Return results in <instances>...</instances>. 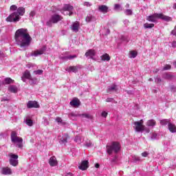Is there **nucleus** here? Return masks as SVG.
Returning <instances> with one entry per match:
<instances>
[{"label":"nucleus","mask_w":176,"mask_h":176,"mask_svg":"<svg viewBox=\"0 0 176 176\" xmlns=\"http://www.w3.org/2000/svg\"><path fill=\"white\" fill-rule=\"evenodd\" d=\"M114 10H117L118 12H120V10H122V6L120 4H116L114 6Z\"/></svg>","instance_id":"obj_35"},{"label":"nucleus","mask_w":176,"mask_h":176,"mask_svg":"<svg viewBox=\"0 0 176 176\" xmlns=\"http://www.w3.org/2000/svg\"><path fill=\"white\" fill-rule=\"evenodd\" d=\"M9 98H6V97H3L1 98V102H3V101H9Z\"/></svg>","instance_id":"obj_58"},{"label":"nucleus","mask_w":176,"mask_h":176,"mask_svg":"<svg viewBox=\"0 0 176 176\" xmlns=\"http://www.w3.org/2000/svg\"><path fill=\"white\" fill-rule=\"evenodd\" d=\"M76 57H78L76 55H64L60 56V59L63 61H68V60H74V58H76Z\"/></svg>","instance_id":"obj_12"},{"label":"nucleus","mask_w":176,"mask_h":176,"mask_svg":"<svg viewBox=\"0 0 176 176\" xmlns=\"http://www.w3.org/2000/svg\"><path fill=\"white\" fill-rule=\"evenodd\" d=\"M67 176H75V175L72 174V173H69L67 174Z\"/></svg>","instance_id":"obj_64"},{"label":"nucleus","mask_w":176,"mask_h":176,"mask_svg":"<svg viewBox=\"0 0 176 176\" xmlns=\"http://www.w3.org/2000/svg\"><path fill=\"white\" fill-rule=\"evenodd\" d=\"M25 13V8L24 7H19L17 8L16 11L12 12L7 19V21L10 23H17L20 21V16H24Z\"/></svg>","instance_id":"obj_2"},{"label":"nucleus","mask_w":176,"mask_h":176,"mask_svg":"<svg viewBox=\"0 0 176 176\" xmlns=\"http://www.w3.org/2000/svg\"><path fill=\"white\" fill-rule=\"evenodd\" d=\"M85 20L87 23H91V21H96V16L91 14H89L87 16Z\"/></svg>","instance_id":"obj_23"},{"label":"nucleus","mask_w":176,"mask_h":176,"mask_svg":"<svg viewBox=\"0 0 176 176\" xmlns=\"http://www.w3.org/2000/svg\"><path fill=\"white\" fill-rule=\"evenodd\" d=\"M155 82H156V83H160V82H162V79L159 77H156Z\"/></svg>","instance_id":"obj_54"},{"label":"nucleus","mask_w":176,"mask_h":176,"mask_svg":"<svg viewBox=\"0 0 176 176\" xmlns=\"http://www.w3.org/2000/svg\"><path fill=\"white\" fill-rule=\"evenodd\" d=\"M70 105H72V107H79V105H80V100L75 98L73 99L71 102H70Z\"/></svg>","instance_id":"obj_19"},{"label":"nucleus","mask_w":176,"mask_h":176,"mask_svg":"<svg viewBox=\"0 0 176 176\" xmlns=\"http://www.w3.org/2000/svg\"><path fill=\"white\" fill-rule=\"evenodd\" d=\"M1 174H3V175H10L12 174V169L8 167H3L1 168Z\"/></svg>","instance_id":"obj_17"},{"label":"nucleus","mask_w":176,"mask_h":176,"mask_svg":"<svg viewBox=\"0 0 176 176\" xmlns=\"http://www.w3.org/2000/svg\"><path fill=\"white\" fill-rule=\"evenodd\" d=\"M24 78H26V79H30L31 78V74L30 73V71L26 70L23 74Z\"/></svg>","instance_id":"obj_30"},{"label":"nucleus","mask_w":176,"mask_h":176,"mask_svg":"<svg viewBox=\"0 0 176 176\" xmlns=\"http://www.w3.org/2000/svg\"><path fill=\"white\" fill-rule=\"evenodd\" d=\"M14 38L16 45L24 50L31 45L32 41V38L30 35L28 30L25 28L18 29L15 32Z\"/></svg>","instance_id":"obj_1"},{"label":"nucleus","mask_w":176,"mask_h":176,"mask_svg":"<svg viewBox=\"0 0 176 176\" xmlns=\"http://www.w3.org/2000/svg\"><path fill=\"white\" fill-rule=\"evenodd\" d=\"M129 58H133V51H130L129 52Z\"/></svg>","instance_id":"obj_62"},{"label":"nucleus","mask_w":176,"mask_h":176,"mask_svg":"<svg viewBox=\"0 0 176 176\" xmlns=\"http://www.w3.org/2000/svg\"><path fill=\"white\" fill-rule=\"evenodd\" d=\"M45 53V50L42 48L40 50L34 51L31 54V56H34V57H37V56H41V54H43Z\"/></svg>","instance_id":"obj_20"},{"label":"nucleus","mask_w":176,"mask_h":176,"mask_svg":"<svg viewBox=\"0 0 176 176\" xmlns=\"http://www.w3.org/2000/svg\"><path fill=\"white\" fill-rule=\"evenodd\" d=\"M9 91H11V93H16L17 91V87L16 85H10L8 87Z\"/></svg>","instance_id":"obj_28"},{"label":"nucleus","mask_w":176,"mask_h":176,"mask_svg":"<svg viewBox=\"0 0 176 176\" xmlns=\"http://www.w3.org/2000/svg\"><path fill=\"white\" fill-rule=\"evenodd\" d=\"M138 53H137L136 51H133V58H135V57H137Z\"/></svg>","instance_id":"obj_55"},{"label":"nucleus","mask_w":176,"mask_h":176,"mask_svg":"<svg viewBox=\"0 0 176 176\" xmlns=\"http://www.w3.org/2000/svg\"><path fill=\"white\" fill-rule=\"evenodd\" d=\"M98 12H100V13L105 14V13H108L109 8L105 5H101L98 6Z\"/></svg>","instance_id":"obj_14"},{"label":"nucleus","mask_w":176,"mask_h":176,"mask_svg":"<svg viewBox=\"0 0 176 176\" xmlns=\"http://www.w3.org/2000/svg\"><path fill=\"white\" fill-rule=\"evenodd\" d=\"M74 141L78 144H80V142H82V139L80 138V136H76L74 138Z\"/></svg>","instance_id":"obj_38"},{"label":"nucleus","mask_w":176,"mask_h":176,"mask_svg":"<svg viewBox=\"0 0 176 176\" xmlns=\"http://www.w3.org/2000/svg\"><path fill=\"white\" fill-rule=\"evenodd\" d=\"M146 126H148V127H155V126H156V121H155V120H149L146 122Z\"/></svg>","instance_id":"obj_25"},{"label":"nucleus","mask_w":176,"mask_h":176,"mask_svg":"<svg viewBox=\"0 0 176 176\" xmlns=\"http://www.w3.org/2000/svg\"><path fill=\"white\" fill-rule=\"evenodd\" d=\"M27 108L31 109V108H39V104L36 102V101H28L27 104Z\"/></svg>","instance_id":"obj_13"},{"label":"nucleus","mask_w":176,"mask_h":176,"mask_svg":"<svg viewBox=\"0 0 176 176\" xmlns=\"http://www.w3.org/2000/svg\"><path fill=\"white\" fill-rule=\"evenodd\" d=\"M84 146H87V148H91V146H93V143H91V141H88L85 143Z\"/></svg>","instance_id":"obj_36"},{"label":"nucleus","mask_w":176,"mask_h":176,"mask_svg":"<svg viewBox=\"0 0 176 176\" xmlns=\"http://www.w3.org/2000/svg\"><path fill=\"white\" fill-rule=\"evenodd\" d=\"M118 91V85L115 84L108 87L107 93H111V91Z\"/></svg>","instance_id":"obj_22"},{"label":"nucleus","mask_w":176,"mask_h":176,"mask_svg":"<svg viewBox=\"0 0 176 176\" xmlns=\"http://www.w3.org/2000/svg\"><path fill=\"white\" fill-rule=\"evenodd\" d=\"M113 101H115V100L112 98H107L106 99V102H113Z\"/></svg>","instance_id":"obj_50"},{"label":"nucleus","mask_w":176,"mask_h":176,"mask_svg":"<svg viewBox=\"0 0 176 176\" xmlns=\"http://www.w3.org/2000/svg\"><path fill=\"white\" fill-rule=\"evenodd\" d=\"M34 74H35V75H42V74H43V70L42 69L35 70L34 71Z\"/></svg>","instance_id":"obj_40"},{"label":"nucleus","mask_w":176,"mask_h":176,"mask_svg":"<svg viewBox=\"0 0 176 176\" xmlns=\"http://www.w3.org/2000/svg\"><path fill=\"white\" fill-rule=\"evenodd\" d=\"M170 90H171V91H175V90H176L175 86L171 85L170 86Z\"/></svg>","instance_id":"obj_57"},{"label":"nucleus","mask_w":176,"mask_h":176,"mask_svg":"<svg viewBox=\"0 0 176 176\" xmlns=\"http://www.w3.org/2000/svg\"><path fill=\"white\" fill-rule=\"evenodd\" d=\"M109 34H111V30H109V28L102 30V34L104 35L105 36H107V35H109Z\"/></svg>","instance_id":"obj_29"},{"label":"nucleus","mask_w":176,"mask_h":176,"mask_svg":"<svg viewBox=\"0 0 176 176\" xmlns=\"http://www.w3.org/2000/svg\"><path fill=\"white\" fill-rule=\"evenodd\" d=\"M172 47H176V41L172 43Z\"/></svg>","instance_id":"obj_63"},{"label":"nucleus","mask_w":176,"mask_h":176,"mask_svg":"<svg viewBox=\"0 0 176 176\" xmlns=\"http://www.w3.org/2000/svg\"><path fill=\"white\" fill-rule=\"evenodd\" d=\"M78 168L79 170H82V171H85V170H87V168H89V161H82L80 165L78 166Z\"/></svg>","instance_id":"obj_11"},{"label":"nucleus","mask_w":176,"mask_h":176,"mask_svg":"<svg viewBox=\"0 0 176 176\" xmlns=\"http://www.w3.org/2000/svg\"><path fill=\"white\" fill-rule=\"evenodd\" d=\"M168 129L170 133H176V126L174 124L169 122L168 124Z\"/></svg>","instance_id":"obj_21"},{"label":"nucleus","mask_w":176,"mask_h":176,"mask_svg":"<svg viewBox=\"0 0 176 176\" xmlns=\"http://www.w3.org/2000/svg\"><path fill=\"white\" fill-rule=\"evenodd\" d=\"M25 123L26 124H28V126H30V127H31L34 124V122L32 121V120L30 119H26Z\"/></svg>","instance_id":"obj_33"},{"label":"nucleus","mask_w":176,"mask_h":176,"mask_svg":"<svg viewBox=\"0 0 176 176\" xmlns=\"http://www.w3.org/2000/svg\"><path fill=\"white\" fill-rule=\"evenodd\" d=\"M124 25H126V27H127V25H129L130 24V21L127 19H125L124 21Z\"/></svg>","instance_id":"obj_53"},{"label":"nucleus","mask_w":176,"mask_h":176,"mask_svg":"<svg viewBox=\"0 0 176 176\" xmlns=\"http://www.w3.org/2000/svg\"><path fill=\"white\" fill-rule=\"evenodd\" d=\"M11 141L12 142L16 143V142L23 141V138L17 136V133L12 131L11 133Z\"/></svg>","instance_id":"obj_8"},{"label":"nucleus","mask_w":176,"mask_h":176,"mask_svg":"<svg viewBox=\"0 0 176 176\" xmlns=\"http://www.w3.org/2000/svg\"><path fill=\"white\" fill-rule=\"evenodd\" d=\"M61 20H63V17H61V16L57 14H53L50 20L46 22V25L48 27H52L53 24H57V23H58V21H61Z\"/></svg>","instance_id":"obj_6"},{"label":"nucleus","mask_w":176,"mask_h":176,"mask_svg":"<svg viewBox=\"0 0 176 176\" xmlns=\"http://www.w3.org/2000/svg\"><path fill=\"white\" fill-rule=\"evenodd\" d=\"M10 10H17V6L16 5H12L10 6Z\"/></svg>","instance_id":"obj_51"},{"label":"nucleus","mask_w":176,"mask_h":176,"mask_svg":"<svg viewBox=\"0 0 176 176\" xmlns=\"http://www.w3.org/2000/svg\"><path fill=\"white\" fill-rule=\"evenodd\" d=\"M30 17H34L35 16V12L34 11H32L30 14Z\"/></svg>","instance_id":"obj_60"},{"label":"nucleus","mask_w":176,"mask_h":176,"mask_svg":"<svg viewBox=\"0 0 176 176\" xmlns=\"http://www.w3.org/2000/svg\"><path fill=\"white\" fill-rule=\"evenodd\" d=\"M15 142H17L16 148H19L20 149L23 148V139H22V141Z\"/></svg>","instance_id":"obj_37"},{"label":"nucleus","mask_w":176,"mask_h":176,"mask_svg":"<svg viewBox=\"0 0 176 176\" xmlns=\"http://www.w3.org/2000/svg\"><path fill=\"white\" fill-rule=\"evenodd\" d=\"M140 157L138 156H133V162L134 163H138V162H140Z\"/></svg>","instance_id":"obj_46"},{"label":"nucleus","mask_w":176,"mask_h":176,"mask_svg":"<svg viewBox=\"0 0 176 176\" xmlns=\"http://www.w3.org/2000/svg\"><path fill=\"white\" fill-rule=\"evenodd\" d=\"M79 23L78 22L74 23L72 25V30L74 32H78L79 31Z\"/></svg>","instance_id":"obj_24"},{"label":"nucleus","mask_w":176,"mask_h":176,"mask_svg":"<svg viewBox=\"0 0 176 176\" xmlns=\"http://www.w3.org/2000/svg\"><path fill=\"white\" fill-rule=\"evenodd\" d=\"M144 27L146 29V28H153V27H155V24L146 23L144 24Z\"/></svg>","instance_id":"obj_31"},{"label":"nucleus","mask_w":176,"mask_h":176,"mask_svg":"<svg viewBox=\"0 0 176 176\" xmlns=\"http://www.w3.org/2000/svg\"><path fill=\"white\" fill-rule=\"evenodd\" d=\"M171 34L172 35H175L176 36V26L175 27V29L172 30Z\"/></svg>","instance_id":"obj_56"},{"label":"nucleus","mask_w":176,"mask_h":176,"mask_svg":"<svg viewBox=\"0 0 176 176\" xmlns=\"http://www.w3.org/2000/svg\"><path fill=\"white\" fill-rule=\"evenodd\" d=\"M151 140H157V134L156 133H153L151 134Z\"/></svg>","instance_id":"obj_44"},{"label":"nucleus","mask_w":176,"mask_h":176,"mask_svg":"<svg viewBox=\"0 0 176 176\" xmlns=\"http://www.w3.org/2000/svg\"><path fill=\"white\" fill-rule=\"evenodd\" d=\"M135 125V131L136 133H150L151 130L149 128L144 125V120H141L140 121H136L133 123Z\"/></svg>","instance_id":"obj_5"},{"label":"nucleus","mask_w":176,"mask_h":176,"mask_svg":"<svg viewBox=\"0 0 176 176\" xmlns=\"http://www.w3.org/2000/svg\"><path fill=\"white\" fill-rule=\"evenodd\" d=\"M56 122H57V123H62V124H64V122H63V119L60 117H57L56 118Z\"/></svg>","instance_id":"obj_47"},{"label":"nucleus","mask_w":176,"mask_h":176,"mask_svg":"<svg viewBox=\"0 0 176 176\" xmlns=\"http://www.w3.org/2000/svg\"><path fill=\"white\" fill-rule=\"evenodd\" d=\"M68 138H69V135L68 134L65 133L63 135V137L60 139L59 143L60 144H67L68 142Z\"/></svg>","instance_id":"obj_16"},{"label":"nucleus","mask_w":176,"mask_h":176,"mask_svg":"<svg viewBox=\"0 0 176 176\" xmlns=\"http://www.w3.org/2000/svg\"><path fill=\"white\" fill-rule=\"evenodd\" d=\"M101 116L102 118H107L108 116V112L102 111V113H101Z\"/></svg>","instance_id":"obj_49"},{"label":"nucleus","mask_w":176,"mask_h":176,"mask_svg":"<svg viewBox=\"0 0 176 176\" xmlns=\"http://www.w3.org/2000/svg\"><path fill=\"white\" fill-rule=\"evenodd\" d=\"M49 164H50V166H51V167H56V166H57L58 162H57V159L56 158V157L52 156L50 158Z\"/></svg>","instance_id":"obj_15"},{"label":"nucleus","mask_w":176,"mask_h":176,"mask_svg":"<svg viewBox=\"0 0 176 176\" xmlns=\"http://www.w3.org/2000/svg\"><path fill=\"white\" fill-rule=\"evenodd\" d=\"M133 13V11L131 10H129V9H127L124 11V14L126 15V16H131V14H132Z\"/></svg>","instance_id":"obj_42"},{"label":"nucleus","mask_w":176,"mask_h":176,"mask_svg":"<svg viewBox=\"0 0 176 176\" xmlns=\"http://www.w3.org/2000/svg\"><path fill=\"white\" fill-rule=\"evenodd\" d=\"M134 109H140V106L138 105V104H135Z\"/></svg>","instance_id":"obj_61"},{"label":"nucleus","mask_w":176,"mask_h":176,"mask_svg":"<svg viewBox=\"0 0 176 176\" xmlns=\"http://www.w3.org/2000/svg\"><path fill=\"white\" fill-rule=\"evenodd\" d=\"M69 116H72L73 118H78V117H80V113H70Z\"/></svg>","instance_id":"obj_41"},{"label":"nucleus","mask_w":176,"mask_h":176,"mask_svg":"<svg viewBox=\"0 0 176 176\" xmlns=\"http://www.w3.org/2000/svg\"><path fill=\"white\" fill-rule=\"evenodd\" d=\"M168 69H171V65H166L163 68V71H168Z\"/></svg>","instance_id":"obj_43"},{"label":"nucleus","mask_w":176,"mask_h":176,"mask_svg":"<svg viewBox=\"0 0 176 176\" xmlns=\"http://www.w3.org/2000/svg\"><path fill=\"white\" fill-rule=\"evenodd\" d=\"M120 143L118 142H112L111 144L106 146V151L108 155H111L112 153H118L120 151Z\"/></svg>","instance_id":"obj_3"},{"label":"nucleus","mask_w":176,"mask_h":176,"mask_svg":"<svg viewBox=\"0 0 176 176\" xmlns=\"http://www.w3.org/2000/svg\"><path fill=\"white\" fill-rule=\"evenodd\" d=\"M10 164H11V166H13L14 167H16V166L19 164V160H17L19 159V155L11 153L10 154Z\"/></svg>","instance_id":"obj_7"},{"label":"nucleus","mask_w":176,"mask_h":176,"mask_svg":"<svg viewBox=\"0 0 176 176\" xmlns=\"http://www.w3.org/2000/svg\"><path fill=\"white\" fill-rule=\"evenodd\" d=\"M157 19H161L164 21H171L172 20L171 17L168 16H166L163 14H157V13H155L154 14L147 16L146 20H148V21H151V23H156V20Z\"/></svg>","instance_id":"obj_4"},{"label":"nucleus","mask_w":176,"mask_h":176,"mask_svg":"<svg viewBox=\"0 0 176 176\" xmlns=\"http://www.w3.org/2000/svg\"><path fill=\"white\" fill-rule=\"evenodd\" d=\"M164 78H166V79H171L173 78V76L170 74H166L164 75Z\"/></svg>","instance_id":"obj_48"},{"label":"nucleus","mask_w":176,"mask_h":176,"mask_svg":"<svg viewBox=\"0 0 176 176\" xmlns=\"http://www.w3.org/2000/svg\"><path fill=\"white\" fill-rule=\"evenodd\" d=\"M63 10L69 12V16H72V14H74V12H72V10H74V6H71V4H65Z\"/></svg>","instance_id":"obj_10"},{"label":"nucleus","mask_w":176,"mask_h":176,"mask_svg":"<svg viewBox=\"0 0 176 176\" xmlns=\"http://www.w3.org/2000/svg\"><path fill=\"white\" fill-rule=\"evenodd\" d=\"M100 58L102 61H109L111 60V56L108 54H103Z\"/></svg>","instance_id":"obj_26"},{"label":"nucleus","mask_w":176,"mask_h":176,"mask_svg":"<svg viewBox=\"0 0 176 176\" xmlns=\"http://www.w3.org/2000/svg\"><path fill=\"white\" fill-rule=\"evenodd\" d=\"M36 83H38L36 78H30V85H36Z\"/></svg>","instance_id":"obj_34"},{"label":"nucleus","mask_w":176,"mask_h":176,"mask_svg":"<svg viewBox=\"0 0 176 176\" xmlns=\"http://www.w3.org/2000/svg\"><path fill=\"white\" fill-rule=\"evenodd\" d=\"M80 118H85L86 119H91V116L87 113L80 114Z\"/></svg>","instance_id":"obj_32"},{"label":"nucleus","mask_w":176,"mask_h":176,"mask_svg":"<svg viewBox=\"0 0 176 176\" xmlns=\"http://www.w3.org/2000/svg\"><path fill=\"white\" fill-rule=\"evenodd\" d=\"M84 6H87V8H89V6H91V3H90V2L85 1V2L84 3Z\"/></svg>","instance_id":"obj_52"},{"label":"nucleus","mask_w":176,"mask_h":176,"mask_svg":"<svg viewBox=\"0 0 176 176\" xmlns=\"http://www.w3.org/2000/svg\"><path fill=\"white\" fill-rule=\"evenodd\" d=\"M6 85H10L14 83V80L11 78H6L4 80Z\"/></svg>","instance_id":"obj_27"},{"label":"nucleus","mask_w":176,"mask_h":176,"mask_svg":"<svg viewBox=\"0 0 176 176\" xmlns=\"http://www.w3.org/2000/svg\"><path fill=\"white\" fill-rule=\"evenodd\" d=\"M142 156H143V157H146V156H148V153H146V152L142 153Z\"/></svg>","instance_id":"obj_59"},{"label":"nucleus","mask_w":176,"mask_h":176,"mask_svg":"<svg viewBox=\"0 0 176 176\" xmlns=\"http://www.w3.org/2000/svg\"><path fill=\"white\" fill-rule=\"evenodd\" d=\"M94 56H96V51L94 50H89L85 53L86 57H89V58H94Z\"/></svg>","instance_id":"obj_18"},{"label":"nucleus","mask_w":176,"mask_h":176,"mask_svg":"<svg viewBox=\"0 0 176 176\" xmlns=\"http://www.w3.org/2000/svg\"><path fill=\"white\" fill-rule=\"evenodd\" d=\"M168 123V120L167 119H164L160 121V124L162 126H166V124H167Z\"/></svg>","instance_id":"obj_39"},{"label":"nucleus","mask_w":176,"mask_h":176,"mask_svg":"<svg viewBox=\"0 0 176 176\" xmlns=\"http://www.w3.org/2000/svg\"><path fill=\"white\" fill-rule=\"evenodd\" d=\"M118 162V155H115L113 159H111V163L115 164Z\"/></svg>","instance_id":"obj_45"},{"label":"nucleus","mask_w":176,"mask_h":176,"mask_svg":"<svg viewBox=\"0 0 176 176\" xmlns=\"http://www.w3.org/2000/svg\"><path fill=\"white\" fill-rule=\"evenodd\" d=\"M80 69H82V65H78L76 66H70L69 68L66 69V71H67V72H74V74H76L78 70Z\"/></svg>","instance_id":"obj_9"}]
</instances>
